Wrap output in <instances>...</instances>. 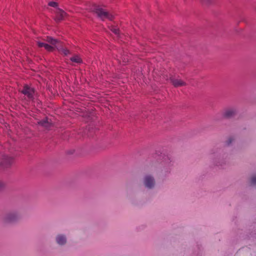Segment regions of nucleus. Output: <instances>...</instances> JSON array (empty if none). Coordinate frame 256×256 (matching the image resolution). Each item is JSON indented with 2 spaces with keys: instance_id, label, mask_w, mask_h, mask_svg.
I'll return each instance as SVG.
<instances>
[{
  "instance_id": "a211bd4d",
  "label": "nucleus",
  "mask_w": 256,
  "mask_h": 256,
  "mask_svg": "<svg viewBox=\"0 0 256 256\" xmlns=\"http://www.w3.org/2000/svg\"><path fill=\"white\" fill-rule=\"evenodd\" d=\"M201 2L205 4H208L212 2V0H200Z\"/></svg>"
},
{
  "instance_id": "dca6fc26",
  "label": "nucleus",
  "mask_w": 256,
  "mask_h": 256,
  "mask_svg": "<svg viewBox=\"0 0 256 256\" xmlns=\"http://www.w3.org/2000/svg\"><path fill=\"white\" fill-rule=\"evenodd\" d=\"M250 182L252 184H256V176H253L250 180Z\"/></svg>"
},
{
  "instance_id": "aec40b11",
  "label": "nucleus",
  "mask_w": 256,
  "mask_h": 256,
  "mask_svg": "<svg viewBox=\"0 0 256 256\" xmlns=\"http://www.w3.org/2000/svg\"><path fill=\"white\" fill-rule=\"evenodd\" d=\"M123 61H124V62H128V58H124Z\"/></svg>"
},
{
  "instance_id": "f8f14e48",
  "label": "nucleus",
  "mask_w": 256,
  "mask_h": 256,
  "mask_svg": "<svg viewBox=\"0 0 256 256\" xmlns=\"http://www.w3.org/2000/svg\"><path fill=\"white\" fill-rule=\"evenodd\" d=\"M56 242L60 245H64L66 243V240L65 236L58 235L56 238Z\"/></svg>"
},
{
  "instance_id": "f257e3e1",
  "label": "nucleus",
  "mask_w": 256,
  "mask_h": 256,
  "mask_svg": "<svg viewBox=\"0 0 256 256\" xmlns=\"http://www.w3.org/2000/svg\"><path fill=\"white\" fill-rule=\"evenodd\" d=\"M87 9L90 12L96 14L98 17L100 18L102 20H104L106 18L110 20H112L114 18V16L112 14L106 12L104 9L100 7V6L96 5V4H92Z\"/></svg>"
},
{
  "instance_id": "2eb2a0df",
  "label": "nucleus",
  "mask_w": 256,
  "mask_h": 256,
  "mask_svg": "<svg viewBox=\"0 0 256 256\" xmlns=\"http://www.w3.org/2000/svg\"><path fill=\"white\" fill-rule=\"evenodd\" d=\"M111 30L116 34H119V29L115 27H112Z\"/></svg>"
},
{
  "instance_id": "f3484780",
  "label": "nucleus",
  "mask_w": 256,
  "mask_h": 256,
  "mask_svg": "<svg viewBox=\"0 0 256 256\" xmlns=\"http://www.w3.org/2000/svg\"><path fill=\"white\" fill-rule=\"evenodd\" d=\"M6 187V184L2 181H0V192L4 190Z\"/></svg>"
},
{
  "instance_id": "6ab92c4d",
  "label": "nucleus",
  "mask_w": 256,
  "mask_h": 256,
  "mask_svg": "<svg viewBox=\"0 0 256 256\" xmlns=\"http://www.w3.org/2000/svg\"><path fill=\"white\" fill-rule=\"evenodd\" d=\"M234 140V139L232 138H230L227 142L228 144H230Z\"/></svg>"
},
{
  "instance_id": "ddd939ff",
  "label": "nucleus",
  "mask_w": 256,
  "mask_h": 256,
  "mask_svg": "<svg viewBox=\"0 0 256 256\" xmlns=\"http://www.w3.org/2000/svg\"><path fill=\"white\" fill-rule=\"evenodd\" d=\"M70 60L72 62L78 63V64L82 62V59L79 56H77L71 58Z\"/></svg>"
},
{
  "instance_id": "1a4fd4ad",
  "label": "nucleus",
  "mask_w": 256,
  "mask_h": 256,
  "mask_svg": "<svg viewBox=\"0 0 256 256\" xmlns=\"http://www.w3.org/2000/svg\"><path fill=\"white\" fill-rule=\"evenodd\" d=\"M37 44L38 47H44L46 50L50 52H52L56 49V47L54 46L52 44L50 45L44 42H37Z\"/></svg>"
},
{
  "instance_id": "6e6552de",
  "label": "nucleus",
  "mask_w": 256,
  "mask_h": 256,
  "mask_svg": "<svg viewBox=\"0 0 256 256\" xmlns=\"http://www.w3.org/2000/svg\"><path fill=\"white\" fill-rule=\"evenodd\" d=\"M54 12L56 15L54 18V20L56 22H60L62 20L64 17L67 16V14L62 10L60 8H57Z\"/></svg>"
},
{
  "instance_id": "39448f33",
  "label": "nucleus",
  "mask_w": 256,
  "mask_h": 256,
  "mask_svg": "<svg viewBox=\"0 0 256 256\" xmlns=\"http://www.w3.org/2000/svg\"><path fill=\"white\" fill-rule=\"evenodd\" d=\"M238 111L235 108H225L222 114V116L225 118H230L235 116Z\"/></svg>"
},
{
  "instance_id": "0eeeda50",
  "label": "nucleus",
  "mask_w": 256,
  "mask_h": 256,
  "mask_svg": "<svg viewBox=\"0 0 256 256\" xmlns=\"http://www.w3.org/2000/svg\"><path fill=\"white\" fill-rule=\"evenodd\" d=\"M144 186L148 188L152 189L155 185V180L153 176L150 175H146L144 177Z\"/></svg>"
},
{
  "instance_id": "9b49d317",
  "label": "nucleus",
  "mask_w": 256,
  "mask_h": 256,
  "mask_svg": "<svg viewBox=\"0 0 256 256\" xmlns=\"http://www.w3.org/2000/svg\"><path fill=\"white\" fill-rule=\"evenodd\" d=\"M38 123L40 126L44 128L46 130H50L52 126V124L48 121L47 118L38 122Z\"/></svg>"
},
{
  "instance_id": "9d476101",
  "label": "nucleus",
  "mask_w": 256,
  "mask_h": 256,
  "mask_svg": "<svg viewBox=\"0 0 256 256\" xmlns=\"http://www.w3.org/2000/svg\"><path fill=\"white\" fill-rule=\"evenodd\" d=\"M170 81L174 87L182 86L186 85V83L180 79H176L174 78H170Z\"/></svg>"
},
{
  "instance_id": "423d86ee",
  "label": "nucleus",
  "mask_w": 256,
  "mask_h": 256,
  "mask_svg": "<svg viewBox=\"0 0 256 256\" xmlns=\"http://www.w3.org/2000/svg\"><path fill=\"white\" fill-rule=\"evenodd\" d=\"M20 218V216L16 212H10L6 215L4 218V222L6 224L16 222Z\"/></svg>"
},
{
  "instance_id": "4468645a",
  "label": "nucleus",
  "mask_w": 256,
  "mask_h": 256,
  "mask_svg": "<svg viewBox=\"0 0 256 256\" xmlns=\"http://www.w3.org/2000/svg\"><path fill=\"white\" fill-rule=\"evenodd\" d=\"M48 6L57 8V7L58 6V3L55 2H50L48 3Z\"/></svg>"
},
{
  "instance_id": "7ed1b4c3",
  "label": "nucleus",
  "mask_w": 256,
  "mask_h": 256,
  "mask_svg": "<svg viewBox=\"0 0 256 256\" xmlns=\"http://www.w3.org/2000/svg\"><path fill=\"white\" fill-rule=\"evenodd\" d=\"M20 92L24 96H26L28 100H33L34 99L35 90L28 85L25 84Z\"/></svg>"
},
{
  "instance_id": "f03ea898",
  "label": "nucleus",
  "mask_w": 256,
  "mask_h": 256,
  "mask_svg": "<svg viewBox=\"0 0 256 256\" xmlns=\"http://www.w3.org/2000/svg\"><path fill=\"white\" fill-rule=\"evenodd\" d=\"M44 40L50 44L54 46L62 54L67 56L70 54V52L67 48H64L62 43L58 39L54 38L52 36H47Z\"/></svg>"
},
{
  "instance_id": "20e7f679",
  "label": "nucleus",
  "mask_w": 256,
  "mask_h": 256,
  "mask_svg": "<svg viewBox=\"0 0 256 256\" xmlns=\"http://www.w3.org/2000/svg\"><path fill=\"white\" fill-rule=\"evenodd\" d=\"M13 162V158L6 156L0 154V166L3 168H8L10 166Z\"/></svg>"
}]
</instances>
